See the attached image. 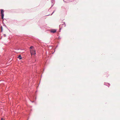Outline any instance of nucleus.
I'll list each match as a JSON object with an SVG mask.
<instances>
[{
	"instance_id": "f257e3e1",
	"label": "nucleus",
	"mask_w": 120,
	"mask_h": 120,
	"mask_svg": "<svg viewBox=\"0 0 120 120\" xmlns=\"http://www.w3.org/2000/svg\"><path fill=\"white\" fill-rule=\"evenodd\" d=\"M30 52L32 55H35L36 54L35 51V50H30Z\"/></svg>"
},
{
	"instance_id": "f03ea898",
	"label": "nucleus",
	"mask_w": 120,
	"mask_h": 120,
	"mask_svg": "<svg viewBox=\"0 0 120 120\" xmlns=\"http://www.w3.org/2000/svg\"><path fill=\"white\" fill-rule=\"evenodd\" d=\"M17 58H18L19 59V60H21V59L23 60V59H23V58L20 55H19L17 57Z\"/></svg>"
},
{
	"instance_id": "7ed1b4c3",
	"label": "nucleus",
	"mask_w": 120,
	"mask_h": 120,
	"mask_svg": "<svg viewBox=\"0 0 120 120\" xmlns=\"http://www.w3.org/2000/svg\"><path fill=\"white\" fill-rule=\"evenodd\" d=\"M51 32L54 33L56 32V30H52L50 31Z\"/></svg>"
},
{
	"instance_id": "20e7f679",
	"label": "nucleus",
	"mask_w": 120,
	"mask_h": 120,
	"mask_svg": "<svg viewBox=\"0 0 120 120\" xmlns=\"http://www.w3.org/2000/svg\"><path fill=\"white\" fill-rule=\"evenodd\" d=\"M1 14H4V10L3 9H1Z\"/></svg>"
},
{
	"instance_id": "39448f33",
	"label": "nucleus",
	"mask_w": 120,
	"mask_h": 120,
	"mask_svg": "<svg viewBox=\"0 0 120 120\" xmlns=\"http://www.w3.org/2000/svg\"><path fill=\"white\" fill-rule=\"evenodd\" d=\"M4 14H1V18L2 19H3L4 17Z\"/></svg>"
},
{
	"instance_id": "423d86ee",
	"label": "nucleus",
	"mask_w": 120,
	"mask_h": 120,
	"mask_svg": "<svg viewBox=\"0 0 120 120\" xmlns=\"http://www.w3.org/2000/svg\"><path fill=\"white\" fill-rule=\"evenodd\" d=\"M1 32H2L3 31V28L2 26H1Z\"/></svg>"
},
{
	"instance_id": "0eeeda50",
	"label": "nucleus",
	"mask_w": 120,
	"mask_h": 120,
	"mask_svg": "<svg viewBox=\"0 0 120 120\" xmlns=\"http://www.w3.org/2000/svg\"><path fill=\"white\" fill-rule=\"evenodd\" d=\"M33 48V46H31L30 47V49H32Z\"/></svg>"
},
{
	"instance_id": "6e6552de",
	"label": "nucleus",
	"mask_w": 120,
	"mask_h": 120,
	"mask_svg": "<svg viewBox=\"0 0 120 120\" xmlns=\"http://www.w3.org/2000/svg\"><path fill=\"white\" fill-rule=\"evenodd\" d=\"M62 25L64 26H65V25L64 23L63 24H62Z\"/></svg>"
},
{
	"instance_id": "1a4fd4ad",
	"label": "nucleus",
	"mask_w": 120,
	"mask_h": 120,
	"mask_svg": "<svg viewBox=\"0 0 120 120\" xmlns=\"http://www.w3.org/2000/svg\"><path fill=\"white\" fill-rule=\"evenodd\" d=\"M1 120H4L3 118H1Z\"/></svg>"
},
{
	"instance_id": "9d476101",
	"label": "nucleus",
	"mask_w": 120,
	"mask_h": 120,
	"mask_svg": "<svg viewBox=\"0 0 120 120\" xmlns=\"http://www.w3.org/2000/svg\"><path fill=\"white\" fill-rule=\"evenodd\" d=\"M4 36H6V35L5 34H4Z\"/></svg>"
}]
</instances>
